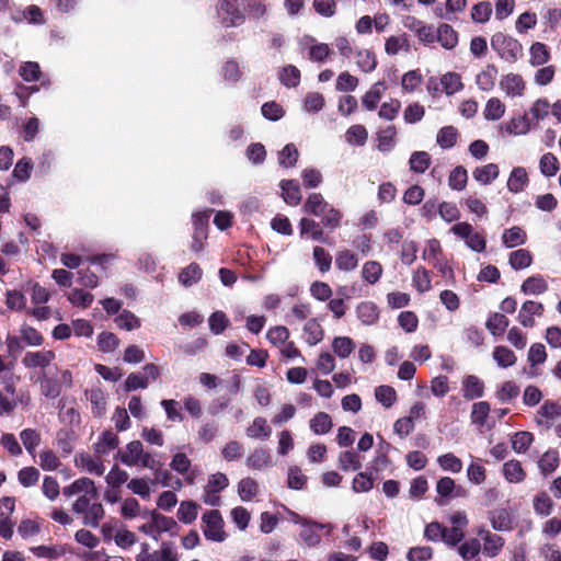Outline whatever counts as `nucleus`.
Returning <instances> with one entry per match:
<instances>
[{
	"label": "nucleus",
	"mask_w": 561,
	"mask_h": 561,
	"mask_svg": "<svg viewBox=\"0 0 561 561\" xmlns=\"http://www.w3.org/2000/svg\"><path fill=\"white\" fill-rule=\"evenodd\" d=\"M62 495L67 499L78 495L72 503V512L82 517V523L85 526L99 527L100 522L104 518L105 511L101 503H91L92 500L98 497V490L93 480L81 477L64 486Z\"/></svg>",
	"instance_id": "nucleus-1"
},
{
	"label": "nucleus",
	"mask_w": 561,
	"mask_h": 561,
	"mask_svg": "<svg viewBox=\"0 0 561 561\" xmlns=\"http://www.w3.org/2000/svg\"><path fill=\"white\" fill-rule=\"evenodd\" d=\"M116 458L127 467L153 469L158 466L156 455L146 451L140 440L128 443L123 449L117 451Z\"/></svg>",
	"instance_id": "nucleus-2"
},
{
	"label": "nucleus",
	"mask_w": 561,
	"mask_h": 561,
	"mask_svg": "<svg viewBox=\"0 0 561 561\" xmlns=\"http://www.w3.org/2000/svg\"><path fill=\"white\" fill-rule=\"evenodd\" d=\"M491 48L508 64L516 62L523 55V46L519 41L502 32H497L491 37Z\"/></svg>",
	"instance_id": "nucleus-3"
},
{
	"label": "nucleus",
	"mask_w": 561,
	"mask_h": 561,
	"mask_svg": "<svg viewBox=\"0 0 561 561\" xmlns=\"http://www.w3.org/2000/svg\"><path fill=\"white\" fill-rule=\"evenodd\" d=\"M243 0H219L217 4V14L220 23L225 27H238L245 22L243 11Z\"/></svg>",
	"instance_id": "nucleus-4"
},
{
	"label": "nucleus",
	"mask_w": 561,
	"mask_h": 561,
	"mask_svg": "<svg viewBox=\"0 0 561 561\" xmlns=\"http://www.w3.org/2000/svg\"><path fill=\"white\" fill-rule=\"evenodd\" d=\"M136 561H180V553L171 541H162L160 548L154 551H150L149 545L144 542Z\"/></svg>",
	"instance_id": "nucleus-5"
},
{
	"label": "nucleus",
	"mask_w": 561,
	"mask_h": 561,
	"mask_svg": "<svg viewBox=\"0 0 561 561\" xmlns=\"http://www.w3.org/2000/svg\"><path fill=\"white\" fill-rule=\"evenodd\" d=\"M203 533L207 540L222 542L227 535L224 530V519L219 511H206L202 516Z\"/></svg>",
	"instance_id": "nucleus-6"
},
{
	"label": "nucleus",
	"mask_w": 561,
	"mask_h": 561,
	"mask_svg": "<svg viewBox=\"0 0 561 561\" xmlns=\"http://www.w3.org/2000/svg\"><path fill=\"white\" fill-rule=\"evenodd\" d=\"M450 231L458 238L465 240L468 248L476 252H483L486 247L484 236L473 230V227L468 222H458L454 225Z\"/></svg>",
	"instance_id": "nucleus-7"
},
{
	"label": "nucleus",
	"mask_w": 561,
	"mask_h": 561,
	"mask_svg": "<svg viewBox=\"0 0 561 561\" xmlns=\"http://www.w3.org/2000/svg\"><path fill=\"white\" fill-rule=\"evenodd\" d=\"M55 358L56 354L51 350L26 352L22 358V365L27 369L45 370Z\"/></svg>",
	"instance_id": "nucleus-8"
},
{
	"label": "nucleus",
	"mask_w": 561,
	"mask_h": 561,
	"mask_svg": "<svg viewBox=\"0 0 561 561\" xmlns=\"http://www.w3.org/2000/svg\"><path fill=\"white\" fill-rule=\"evenodd\" d=\"M561 416V404L553 401H545L536 415V423L546 430L551 428L554 421Z\"/></svg>",
	"instance_id": "nucleus-9"
},
{
	"label": "nucleus",
	"mask_w": 561,
	"mask_h": 561,
	"mask_svg": "<svg viewBox=\"0 0 561 561\" xmlns=\"http://www.w3.org/2000/svg\"><path fill=\"white\" fill-rule=\"evenodd\" d=\"M76 466L82 471L101 477L105 472V466L100 455L79 454L75 457Z\"/></svg>",
	"instance_id": "nucleus-10"
},
{
	"label": "nucleus",
	"mask_w": 561,
	"mask_h": 561,
	"mask_svg": "<svg viewBox=\"0 0 561 561\" xmlns=\"http://www.w3.org/2000/svg\"><path fill=\"white\" fill-rule=\"evenodd\" d=\"M325 528L330 531L332 529V526L330 524H320L311 520L304 522V527H301L299 537L308 547H316L321 541L319 530Z\"/></svg>",
	"instance_id": "nucleus-11"
},
{
	"label": "nucleus",
	"mask_w": 561,
	"mask_h": 561,
	"mask_svg": "<svg viewBox=\"0 0 561 561\" xmlns=\"http://www.w3.org/2000/svg\"><path fill=\"white\" fill-rule=\"evenodd\" d=\"M271 4L268 0H243V13L245 19L267 20L270 16Z\"/></svg>",
	"instance_id": "nucleus-12"
},
{
	"label": "nucleus",
	"mask_w": 561,
	"mask_h": 561,
	"mask_svg": "<svg viewBox=\"0 0 561 561\" xmlns=\"http://www.w3.org/2000/svg\"><path fill=\"white\" fill-rule=\"evenodd\" d=\"M500 88L507 96H523L525 92V81L518 73H507L502 76Z\"/></svg>",
	"instance_id": "nucleus-13"
},
{
	"label": "nucleus",
	"mask_w": 561,
	"mask_h": 561,
	"mask_svg": "<svg viewBox=\"0 0 561 561\" xmlns=\"http://www.w3.org/2000/svg\"><path fill=\"white\" fill-rule=\"evenodd\" d=\"M528 184L529 176L527 170L524 167L513 168L506 182L508 192L513 194L522 193L526 190Z\"/></svg>",
	"instance_id": "nucleus-14"
},
{
	"label": "nucleus",
	"mask_w": 561,
	"mask_h": 561,
	"mask_svg": "<svg viewBox=\"0 0 561 561\" xmlns=\"http://www.w3.org/2000/svg\"><path fill=\"white\" fill-rule=\"evenodd\" d=\"M478 535L483 540V552L491 558L496 557L504 546V539L483 528L478 530Z\"/></svg>",
	"instance_id": "nucleus-15"
},
{
	"label": "nucleus",
	"mask_w": 561,
	"mask_h": 561,
	"mask_svg": "<svg viewBox=\"0 0 561 561\" xmlns=\"http://www.w3.org/2000/svg\"><path fill=\"white\" fill-rule=\"evenodd\" d=\"M461 390L465 399H479L484 394V382L476 375H468L461 381Z\"/></svg>",
	"instance_id": "nucleus-16"
},
{
	"label": "nucleus",
	"mask_w": 561,
	"mask_h": 561,
	"mask_svg": "<svg viewBox=\"0 0 561 561\" xmlns=\"http://www.w3.org/2000/svg\"><path fill=\"white\" fill-rule=\"evenodd\" d=\"M543 306L540 302L527 300L525 301L518 312V321L525 328H531L535 324L534 316H541Z\"/></svg>",
	"instance_id": "nucleus-17"
},
{
	"label": "nucleus",
	"mask_w": 561,
	"mask_h": 561,
	"mask_svg": "<svg viewBox=\"0 0 561 561\" xmlns=\"http://www.w3.org/2000/svg\"><path fill=\"white\" fill-rule=\"evenodd\" d=\"M497 73L499 71L495 65H486L476 77L478 88L485 92L493 90Z\"/></svg>",
	"instance_id": "nucleus-18"
},
{
	"label": "nucleus",
	"mask_w": 561,
	"mask_h": 561,
	"mask_svg": "<svg viewBox=\"0 0 561 561\" xmlns=\"http://www.w3.org/2000/svg\"><path fill=\"white\" fill-rule=\"evenodd\" d=\"M272 462L270 453L264 448L253 449L245 459V466L251 470H262Z\"/></svg>",
	"instance_id": "nucleus-19"
},
{
	"label": "nucleus",
	"mask_w": 561,
	"mask_h": 561,
	"mask_svg": "<svg viewBox=\"0 0 561 561\" xmlns=\"http://www.w3.org/2000/svg\"><path fill=\"white\" fill-rule=\"evenodd\" d=\"M245 434L249 438L265 440L270 438L272 428L267 424L266 419L257 416L247 427Z\"/></svg>",
	"instance_id": "nucleus-20"
},
{
	"label": "nucleus",
	"mask_w": 561,
	"mask_h": 561,
	"mask_svg": "<svg viewBox=\"0 0 561 561\" xmlns=\"http://www.w3.org/2000/svg\"><path fill=\"white\" fill-rule=\"evenodd\" d=\"M284 201L291 206H297L301 202V192L299 183L295 180H283L279 184Z\"/></svg>",
	"instance_id": "nucleus-21"
},
{
	"label": "nucleus",
	"mask_w": 561,
	"mask_h": 561,
	"mask_svg": "<svg viewBox=\"0 0 561 561\" xmlns=\"http://www.w3.org/2000/svg\"><path fill=\"white\" fill-rule=\"evenodd\" d=\"M531 128L530 121L525 114L519 117L512 118L508 123L501 126V130L507 135H526Z\"/></svg>",
	"instance_id": "nucleus-22"
},
{
	"label": "nucleus",
	"mask_w": 561,
	"mask_h": 561,
	"mask_svg": "<svg viewBox=\"0 0 561 561\" xmlns=\"http://www.w3.org/2000/svg\"><path fill=\"white\" fill-rule=\"evenodd\" d=\"M145 515H152L153 526L156 527L159 536L163 533H170L171 535L175 534L178 524L172 517L162 515L156 511L149 512L147 510H145Z\"/></svg>",
	"instance_id": "nucleus-23"
},
{
	"label": "nucleus",
	"mask_w": 561,
	"mask_h": 561,
	"mask_svg": "<svg viewBox=\"0 0 561 561\" xmlns=\"http://www.w3.org/2000/svg\"><path fill=\"white\" fill-rule=\"evenodd\" d=\"M435 39L445 49H453L458 44V33L449 24L444 23L437 27Z\"/></svg>",
	"instance_id": "nucleus-24"
},
{
	"label": "nucleus",
	"mask_w": 561,
	"mask_h": 561,
	"mask_svg": "<svg viewBox=\"0 0 561 561\" xmlns=\"http://www.w3.org/2000/svg\"><path fill=\"white\" fill-rule=\"evenodd\" d=\"M503 476L510 483H520L526 478V472L520 461L511 459L503 465Z\"/></svg>",
	"instance_id": "nucleus-25"
},
{
	"label": "nucleus",
	"mask_w": 561,
	"mask_h": 561,
	"mask_svg": "<svg viewBox=\"0 0 561 561\" xmlns=\"http://www.w3.org/2000/svg\"><path fill=\"white\" fill-rule=\"evenodd\" d=\"M118 444V436L112 431H105L100 435L98 442L94 444V451L98 455H106L117 448Z\"/></svg>",
	"instance_id": "nucleus-26"
},
{
	"label": "nucleus",
	"mask_w": 561,
	"mask_h": 561,
	"mask_svg": "<svg viewBox=\"0 0 561 561\" xmlns=\"http://www.w3.org/2000/svg\"><path fill=\"white\" fill-rule=\"evenodd\" d=\"M383 273L382 265L374 260L363 264L360 275L363 280L368 285H375L379 282Z\"/></svg>",
	"instance_id": "nucleus-27"
},
{
	"label": "nucleus",
	"mask_w": 561,
	"mask_h": 561,
	"mask_svg": "<svg viewBox=\"0 0 561 561\" xmlns=\"http://www.w3.org/2000/svg\"><path fill=\"white\" fill-rule=\"evenodd\" d=\"M324 332L317 319H309L304 325V336L309 346H314L323 339Z\"/></svg>",
	"instance_id": "nucleus-28"
},
{
	"label": "nucleus",
	"mask_w": 561,
	"mask_h": 561,
	"mask_svg": "<svg viewBox=\"0 0 561 561\" xmlns=\"http://www.w3.org/2000/svg\"><path fill=\"white\" fill-rule=\"evenodd\" d=\"M500 174L499 165L495 163H488L478 167L473 170V179L482 185H488L493 182Z\"/></svg>",
	"instance_id": "nucleus-29"
},
{
	"label": "nucleus",
	"mask_w": 561,
	"mask_h": 561,
	"mask_svg": "<svg viewBox=\"0 0 561 561\" xmlns=\"http://www.w3.org/2000/svg\"><path fill=\"white\" fill-rule=\"evenodd\" d=\"M335 266L342 272H352L358 266V256L351 250H341L336 253Z\"/></svg>",
	"instance_id": "nucleus-30"
},
{
	"label": "nucleus",
	"mask_w": 561,
	"mask_h": 561,
	"mask_svg": "<svg viewBox=\"0 0 561 561\" xmlns=\"http://www.w3.org/2000/svg\"><path fill=\"white\" fill-rule=\"evenodd\" d=\"M356 313L360 322L365 325L376 323L379 318L377 306L371 301L360 302L356 308Z\"/></svg>",
	"instance_id": "nucleus-31"
},
{
	"label": "nucleus",
	"mask_w": 561,
	"mask_h": 561,
	"mask_svg": "<svg viewBox=\"0 0 561 561\" xmlns=\"http://www.w3.org/2000/svg\"><path fill=\"white\" fill-rule=\"evenodd\" d=\"M520 290L525 295H540L548 290V284L541 275H534L524 280Z\"/></svg>",
	"instance_id": "nucleus-32"
},
{
	"label": "nucleus",
	"mask_w": 561,
	"mask_h": 561,
	"mask_svg": "<svg viewBox=\"0 0 561 561\" xmlns=\"http://www.w3.org/2000/svg\"><path fill=\"white\" fill-rule=\"evenodd\" d=\"M355 60L356 66L363 71V72H371L376 69L377 66V59L374 51L370 49H358L355 53Z\"/></svg>",
	"instance_id": "nucleus-33"
},
{
	"label": "nucleus",
	"mask_w": 561,
	"mask_h": 561,
	"mask_svg": "<svg viewBox=\"0 0 561 561\" xmlns=\"http://www.w3.org/2000/svg\"><path fill=\"white\" fill-rule=\"evenodd\" d=\"M119 513L125 519H134L139 516L146 517L145 511H142L140 503L135 497H126L122 501Z\"/></svg>",
	"instance_id": "nucleus-34"
},
{
	"label": "nucleus",
	"mask_w": 561,
	"mask_h": 561,
	"mask_svg": "<svg viewBox=\"0 0 561 561\" xmlns=\"http://www.w3.org/2000/svg\"><path fill=\"white\" fill-rule=\"evenodd\" d=\"M259 492V483L250 477L241 479L238 483V494L243 502L252 501Z\"/></svg>",
	"instance_id": "nucleus-35"
},
{
	"label": "nucleus",
	"mask_w": 561,
	"mask_h": 561,
	"mask_svg": "<svg viewBox=\"0 0 561 561\" xmlns=\"http://www.w3.org/2000/svg\"><path fill=\"white\" fill-rule=\"evenodd\" d=\"M330 204H328L323 196L319 193H312L308 196L305 205L304 211L307 214H311L313 216L320 217L324 214L325 209Z\"/></svg>",
	"instance_id": "nucleus-36"
},
{
	"label": "nucleus",
	"mask_w": 561,
	"mask_h": 561,
	"mask_svg": "<svg viewBox=\"0 0 561 561\" xmlns=\"http://www.w3.org/2000/svg\"><path fill=\"white\" fill-rule=\"evenodd\" d=\"M550 59V51L546 44L536 42L529 48V64L531 66H542Z\"/></svg>",
	"instance_id": "nucleus-37"
},
{
	"label": "nucleus",
	"mask_w": 561,
	"mask_h": 561,
	"mask_svg": "<svg viewBox=\"0 0 561 561\" xmlns=\"http://www.w3.org/2000/svg\"><path fill=\"white\" fill-rule=\"evenodd\" d=\"M385 91V84L381 81L376 82L371 88L364 94L362 102L368 111H374Z\"/></svg>",
	"instance_id": "nucleus-38"
},
{
	"label": "nucleus",
	"mask_w": 561,
	"mask_h": 561,
	"mask_svg": "<svg viewBox=\"0 0 561 561\" xmlns=\"http://www.w3.org/2000/svg\"><path fill=\"white\" fill-rule=\"evenodd\" d=\"M339 466L343 471H356L362 467V458L354 450H345L339 455Z\"/></svg>",
	"instance_id": "nucleus-39"
},
{
	"label": "nucleus",
	"mask_w": 561,
	"mask_h": 561,
	"mask_svg": "<svg viewBox=\"0 0 561 561\" xmlns=\"http://www.w3.org/2000/svg\"><path fill=\"white\" fill-rule=\"evenodd\" d=\"M559 465V453L556 449L547 450L538 460V468L543 476L552 473Z\"/></svg>",
	"instance_id": "nucleus-40"
},
{
	"label": "nucleus",
	"mask_w": 561,
	"mask_h": 561,
	"mask_svg": "<svg viewBox=\"0 0 561 561\" xmlns=\"http://www.w3.org/2000/svg\"><path fill=\"white\" fill-rule=\"evenodd\" d=\"M309 46V59L314 62H323L331 54V48L325 43H317L314 38L307 37Z\"/></svg>",
	"instance_id": "nucleus-41"
},
{
	"label": "nucleus",
	"mask_w": 561,
	"mask_h": 561,
	"mask_svg": "<svg viewBox=\"0 0 561 561\" xmlns=\"http://www.w3.org/2000/svg\"><path fill=\"white\" fill-rule=\"evenodd\" d=\"M458 130L454 126L442 127L436 136L437 145L443 149H450L457 142Z\"/></svg>",
	"instance_id": "nucleus-42"
},
{
	"label": "nucleus",
	"mask_w": 561,
	"mask_h": 561,
	"mask_svg": "<svg viewBox=\"0 0 561 561\" xmlns=\"http://www.w3.org/2000/svg\"><path fill=\"white\" fill-rule=\"evenodd\" d=\"M508 262L512 268L524 270L531 265L533 255L526 249H518L510 253Z\"/></svg>",
	"instance_id": "nucleus-43"
},
{
	"label": "nucleus",
	"mask_w": 561,
	"mask_h": 561,
	"mask_svg": "<svg viewBox=\"0 0 561 561\" xmlns=\"http://www.w3.org/2000/svg\"><path fill=\"white\" fill-rule=\"evenodd\" d=\"M332 425L331 416L325 412H319L310 420V430L316 435H323L329 433L332 428Z\"/></svg>",
	"instance_id": "nucleus-44"
},
{
	"label": "nucleus",
	"mask_w": 561,
	"mask_h": 561,
	"mask_svg": "<svg viewBox=\"0 0 561 561\" xmlns=\"http://www.w3.org/2000/svg\"><path fill=\"white\" fill-rule=\"evenodd\" d=\"M368 139L367 129L363 125H353L345 133V140L351 146L362 147Z\"/></svg>",
	"instance_id": "nucleus-45"
},
{
	"label": "nucleus",
	"mask_w": 561,
	"mask_h": 561,
	"mask_svg": "<svg viewBox=\"0 0 561 561\" xmlns=\"http://www.w3.org/2000/svg\"><path fill=\"white\" fill-rule=\"evenodd\" d=\"M503 243L506 248H515L526 242V232L519 227L506 229L502 236Z\"/></svg>",
	"instance_id": "nucleus-46"
},
{
	"label": "nucleus",
	"mask_w": 561,
	"mask_h": 561,
	"mask_svg": "<svg viewBox=\"0 0 561 561\" xmlns=\"http://www.w3.org/2000/svg\"><path fill=\"white\" fill-rule=\"evenodd\" d=\"M559 160L552 152H547L539 160L540 173L546 178H552L559 171Z\"/></svg>",
	"instance_id": "nucleus-47"
},
{
	"label": "nucleus",
	"mask_w": 561,
	"mask_h": 561,
	"mask_svg": "<svg viewBox=\"0 0 561 561\" xmlns=\"http://www.w3.org/2000/svg\"><path fill=\"white\" fill-rule=\"evenodd\" d=\"M301 236H307L314 241H324L320 225L312 219L302 218L299 222Z\"/></svg>",
	"instance_id": "nucleus-48"
},
{
	"label": "nucleus",
	"mask_w": 561,
	"mask_h": 561,
	"mask_svg": "<svg viewBox=\"0 0 561 561\" xmlns=\"http://www.w3.org/2000/svg\"><path fill=\"white\" fill-rule=\"evenodd\" d=\"M508 319L503 313L495 312L489 317L485 325L486 329L491 332V334H493L494 336H499L505 332L506 328L508 327Z\"/></svg>",
	"instance_id": "nucleus-49"
},
{
	"label": "nucleus",
	"mask_w": 561,
	"mask_h": 561,
	"mask_svg": "<svg viewBox=\"0 0 561 561\" xmlns=\"http://www.w3.org/2000/svg\"><path fill=\"white\" fill-rule=\"evenodd\" d=\"M490 522L493 529L506 531L512 528V519L506 510H496L490 514Z\"/></svg>",
	"instance_id": "nucleus-50"
},
{
	"label": "nucleus",
	"mask_w": 561,
	"mask_h": 561,
	"mask_svg": "<svg viewBox=\"0 0 561 561\" xmlns=\"http://www.w3.org/2000/svg\"><path fill=\"white\" fill-rule=\"evenodd\" d=\"M355 348V344L351 337L336 336L332 342V350L340 358L348 357Z\"/></svg>",
	"instance_id": "nucleus-51"
},
{
	"label": "nucleus",
	"mask_w": 561,
	"mask_h": 561,
	"mask_svg": "<svg viewBox=\"0 0 561 561\" xmlns=\"http://www.w3.org/2000/svg\"><path fill=\"white\" fill-rule=\"evenodd\" d=\"M198 514V505L193 501H183L178 510V518L183 524L193 523Z\"/></svg>",
	"instance_id": "nucleus-52"
},
{
	"label": "nucleus",
	"mask_w": 561,
	"mask_h": 561,
	"mask_svg": "<svg viewBox=\"0 0 561 561\" xmlns=\"http://www.w3.org/2000/svg\"><path fill=\"white\" fill-rule=\"evenodd\" d=\"M411 171L424 173L431 164V156L426 151H415L409 160Z\"/></svg>",
	"instance_id": "nucleus-53"
},
{
	"label": "nucleus",
	"mask_w": 561,
	"mask_h": 561,
	"mask_svg": "<svg viewBox=\"0 0 561 561\" xmlns=\"http://www.w3.org/2000/svg\"><path fill=\"white\" fill-rule=\"evenodd\" d=\"M30 551L37 558L55 560L65 554V549L60 546H36L30 548Z\"/></svg>",
	"instance_id": "nucleus-54"
},
{
	"label": "nucleus",
	"mask_w": 561,
	"mask_h": 561,
	"mask_svg": "<svg viewBox=\"0 0 561 561\" xmlns=\"http://www.w3.org/2000/svg\"><path fill=\"white\" fill-rule=\"evenodd\" d=\"M299 152L294 144H287L278 152V163L284 168H293L298 160Z\"/></svg>",
	"instance_id": "nucleus-55"
},
{
	"label": "nucleus",
	"mask_w": 561,
	"mask_h": 561,
	"mask_svg": "<svg viewBox=\"0 0 561 561\" xmlns=\"http://www.w3.org/2000/svg\"><path fill=\"white\" fill-rule=\"evenodd\" d=\"M533 506L536 514L549 516L553 508V502L546 492H540L534 497Z\"/></svg>",
	"instance_id": "nucleus-56"
},
{
	"label": "nucleus",
	"mask_w": 561,
	"mask_h": 561,
	"mask_svg": "<svg viewBox=\"0 0 561 561\" xmlns=\"http://www.w3.org/2000/svg\"><path fill=\"white\" fill-rule=\"evenodd\" d=\"M202 277V270L201 267L192 263L187 267L183 268L181 273L179 274V282L188 287L193 284L197 283Z\"/></svg>",
	"instance_id": "nucleus-57"
},
{
	"label": "nucleus",
	"mask_w": 561,
	"mask_h": 561,
	"mask_svg": "<svg viewBox=\"0 0 561 561\" xmlns=\"http://www.w3.org/2000/svg\"><path fill=\"white\" fill-rule=\"evenodd\" d=\"M505 113V105L497 98H491L484 107L483 115L488 121H497Z\"/></svg>",
	"instance_id": "nucleus-58"
},
{
	"label": "nucleus",
	"mask_w": 561,
	"mask_h": 561,
	"mask_svg": "<svg viewBox=\"0 0 561 561\" xmlns=\"http://www.w3.org/2000/svg\"><path fill=\"white\" fill-rule=\"evenodd\" d=\"M493 359L502 368L511 367L516 362V356L513 351L506 346H496L493 351Z\"/></svg>",
	"instance_id": "nucleus-59"
},
{
	"label": "nucleus",
	"mask_w": 561,
	"mask_h": 561,
	"mask_svg": "<svg viewBox=\"0 0 561 561\" xmlns=\"http://www.w3.org/2000/svg\"><path fill=\"white\" fill-rule=\"evenodd\" d=\"M21 340L28 346H41L44 343V336L35 328L23 324L20 329Z\"/></svg>",
	"instance_id": "nucleus-60"
},
{
	"label": "nucleus",
	"mask_w": 561,
	"mask_h": 561,
	"mask_svg": "<svg viewBox=\"0 0 561 561\" xmlns=\"http://www.w3.org/2000/svg\"><path fill=\"white\" fill-rule=\"evenodd\" d=\"M534 440V436L531 433L522 431L517 432L513 435L511 442H512V448L517 454H524L529 448Z\"/></svg>",
	"instance_id": "nucleus-61"
},
{
	"label": "nucleus",
	"mask_w": 561,
	"mask_h": 561,
	"mask_svg": "<svg viewBox=\"0 0 561 561\" xmlns=\"http://www.w3.org/2000/svg\"><path fill=\"white\" fill-rule=\"evenodd\" d=\"M439 467L451 473H458L462 470V461L453 453H447L437 458Z\"/></svg>",
	"instance_id": "nucleus-62"
},
{
	"label": "nucleus",
	"mask_w": 561,
	"mask_h": 561,
	"mask_svg": "<svg viewBox=\"0 0 561 561\" xmlns=\"http://www.w3.org/2000/svg\"><path fill=\"white\" fill-rule=\"evenodd\" d=\"M115 323L118 328L131 331L140 327L139 318L129 310H123L116 318Z\"/></svg>",
	"instance_id": "nucleus-63"
},
{
	"label": "nucleus",
	"mask_w": 561,
	"mask_h": 561,
	"mask_svg": "<svg viewBox=\"0 0 561 561\" xmlns=\"http://www.w3.org/2000/svg\"><path fill=\"white\" fill-rule=\"evenodd\" d=\"M440 83L447 95H451L463 88L461 78L456 72H448L444 75L440 79Z\"/></svg>",
	"instance_id": "nucleus-64"
}]
</instances>
